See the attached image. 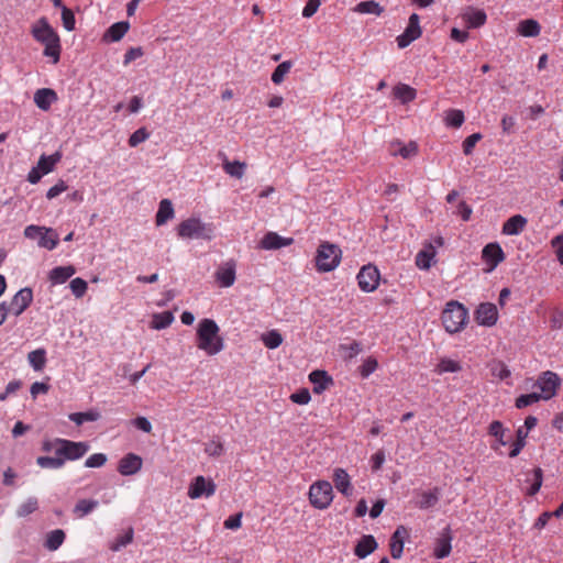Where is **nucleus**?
I'll return each instance as SVG.
<instances>
[{"instance_id": "obj_58", "label": "nucleus", "mask_w": 563, "mask_h": 563, "mask_svg": "<svg viewBox=\"0 0 563 563\" xmlns=\"http://www.w3.org/2000/svg\"><path fill=\"white\" fill-rule=\"evenodd\" d=\"M62 21H63V26L67 31H73L75 29V23H76L75 15H74L73 11L70 9H68L67 7H63Z\"/></svg>"}, {"instance_id": "obj_14", "label": "nucleus", "mask_w": 563, "mask_h": 563, "mask_svg": "<svg viewBox=\"0 0 563 563\" xmlns=\"http://www.w3.org/2000/svg\"><path fill=\"white\" fill-rule=\"evenodd\" d=\"M497 307L490 302L481 303L475 311V320L479 325L492 327L497 322Z\"/></svg>"}, {"instance_id": "obj_53", "label": "nucleus", "mask_w": 563, "mask_h": 563, "mask_svg": "<svg viewBox=\"0 0 563 563\" xmlns=\"http://www.w3.org/2000/svg\"><path fill=\"white\" fill-rule=\"evenodd\" d=\"M542 398L539 396L538 393H530V394H526V395H520L517 399H516V407L518 409H522V408H526L532 404H536L538 402L539 400H541Z\"/></svg>"}, {"instance_id": "obj_27", "label": "nucleus", "mask_w": 563, "mask_h": 563, "mask_svg": "<svg viewBox=\"0 0 563 563\" xmlns=\"http://www.w3.org/2000/svg\"><path fill=\"white\" fill-rule=\"evenodd\" d=\"M451 540L452 537L450 536L449 529H444L441 537L437 540L435 548H434V555L438 559H444L446 558L451 552Z\"/></svg>"}, {"instance_id": "obj_46", "label": "nucleus", "mask_w": 563, "mask_h": 563, "mask_svg": "<svg viewBox=\"0 0 563 563\" xmlns=\"http://www.w3.org/2000/svg\"><path fill=\"white\" fill-rule=\"evenodd\" d=\"M133 529L129 528L125 533L120 534L114 539L110 545V549L114 552L120 551L122 548L126 547L133 541Z\"/></svg>"}, {"instance_id": "obj_13", "label": "nucleus", "mask_w": 563, "mask_h": 563, "mask_svg": "<svg viewBox=\"0 0 563 563\" xmlns=\"http://www.w3.org/2000/svg\"><path fill=\"white\" fill-rule=\"evenodd\" d=\"M236 263L234 260H229L222 263L216 271V282L220 287H231L236 278Z\"/></svg>"}, {"instance_id": "obj_33", "label": "nucleus", "mask_w": 563, "mask_h": 563, "mask_svg": "<svg viewBox=\"0 0 563 563\" xmlns=\"http://www.w3.org/2000/svg\"><path fill=\"white\" fill-rule=\"evenodd\" d=\"M543 481V471L540 467L534 468L532 472L527 473L526 482L530 484L528 489V495H536L541 486Z\"/></svg>"}, {"instance_id": "obj_56", "label": "nucleus", "mask_w": 563, "mask_h": 563, "mask_svg": "<svg viewBox=\"0 0 563 563\" xmlns=\"http://www.w3.org/2000/svg\"><path fill=\"white\" fill-rule=\"evenodd\" d=\"M377 366V360L374 357H368L360 367L361 376L363 378H367L371 374H373L376 371Z\"/></svg>"}, {"instance_id": "obj_31", "label": "nucleus", "mask_w": 563, "mask_h": 563, "mask_svg": "<svg viewBox=\"0 0 563 563\" xmlns=\"http://www.w3.org/2000/svg\"><path fill=\"white\" fill-rule=\"evenodd\" d=\"M62 159V153L59 151L54 154L47 156L42 155L37 162L36 167L40 169L43 175H46L53 172L55 165Z\"/></svg>"}, {"instance_id": "obj_43", "label": "nucleus", "mask_w": 563, "mask_h": 563, "mask_svg": "<svg viewBox=\"0 0 563 563\" xmlns=\"http://www.w3.org/2000/svg\"><path fill=\"white\" fill-rule=\"evenodd\" d=\"M246 165L244 163H241L239 161L229 162L228 159H224L223 162V169L224 172L235 178H242L245 173Z\"/></svg>"}, {"instance_id": "obj_48", "label": "nucleus", "mask_w": 563, "mask_h": 563, "mask_svg": "<svg viewBox=\"0 0 563 563\" xmlns=\"http://www.w3.org/2000/svg\"><path fill=\"white\" fill-rule=\"evenodd\" d=\"M461 368L462 367L459 362L451 358H441L439 364L437 365L435 372L438 374L456 373L461 371Z\"/></svg>"}, {"instance_id": "obj_22", "label": "nucleus", "mask_w": 563, "mask_h": 563, "mask_svg": "<svg viewBox=\"0 0 563 563\" xmlns=\"http://www.w3.org/2000/svg\"><path fill=\"white\" fill-rule=\"evenodd\" d=\"M407 534V529L404 526H399L393 533L390 539V554L394 559L401 558L404 551V540Z\"/></svg>"}, {"instance_id": "obj_12", "label": "nucleus", "mask_w": 563, "mask_h": 563, "mask_svg": "<svg viewBox=\"0 0 563 563\" xmlns=\"http://www.w3.org/2000/svg\"><path fill=\"white\" fill-rule=\"evenodd\" d=\"M216 493V484L212 479H206L203 476H197L188 488V496L191 499L200 497H210Z\"/></svg>"}, {"instance_id": "obj_29", "label": "nucleus", "mask_w": 563, "mask_h": 563, "mask_svg": "<svg viewBox=\"0 0 563 563\" xmlns=\"http://www.w3.org/2000/svg\"><path fill=\"white\" fill-rule=\"evenodd\" d=\"M464 19L470 27H479L485 24L487 15L484 10L476 8H467Z\"/></svg>"}, {"instance_id": "obj_26", "label": "nucleus", "mask_w": 563, "mask_h": 563, "mask_svg": "<svg viewBox=\"0 0 563 563\" xmlns=\"http://www.w3.org/2000/svg\"><path fill=\"white\" fill-rule=\"evenodd\" d=\"M175 216L173 203L169 199H163L159 202L158 210L156 212L155 222L156 225H163L168 220H172Z\"/></svg>"}, {"instance_id": "obj_17", "label": "nucleus", "mask_w": 563, "mask_h": 563, "mask_svg": "<svg viewBox=\"0 0 563 563\" xmlns=\"http://www.w3.org/2000/svg\"><path fill=\"white\" fill-rule=\"evenodd\" d=\"M292 243V238H284L276 232H268L261 240L260 246L263 250H278L285 246H289Z\"/></svg>"}, {"instance_id": "obj_41", "label": "nucleus", "mask_w": 563, "mask_h": 563, "mask_svg": "<svg viewBox=\"0 0 563 563\" xmlns=\"http://www.w3.org/2000/svg\"><path fill=\"white\" fill-rule=\"evenodd\" d=\"M68 418L77 426H81L84 422L87 421H97L100 418V412L98 410H89L86 412H73L68 416Z\"/></svg>"}, {"instance_id": "obj_38", "label": "nucleus", "mask_w": 563, "mask_h": 563, "mask_svg": "<svg viewBox=\"0 0 563 563\" xmlns=\"http://www.w3.org/2000/svg\"><path fill=\"white\" fill-rule=\"evenodd\" d=\"M58 244V234L51 228H45L44 233L38 240V246L46 250H54Z\"/></svg>"}, {"instance_id": "obj_39", "label": "nucleus", "mask_w": 563, "mask_h": 563, "mask_svg": "<svg viewBox=\"0 0 563 563\" xmlns=\"http://www.w3.org/2000/svg\"><path fill=\"white\" fill-rule=\"evenodd\" d=\"M30 365L34 371H42L46 363V351L44 349H37L27 354Z\"/></svg>"}, {"instance_id": "obj_37", "label": "nucleus", "mask_w": 563, "mask_h": 563, "mask_svg": "<svg viewBox=\"0 0 563 563\" xmlns=\"http://www.w3.org/2000/svg\"><path fill=\"white\" fill-rule=\"evenodd\" d=\"M394 95L397 99H399L402 103H408L412 101L416 98V90L406 85V84H398L394 88Z\"/></svg>"}, {"instance_id": "obj_7", "label": "nucleus", "mask_w": 563, "mask_h": 563, "mask_svg": "<svg viewBox=\"0 0 563 563\" xmlns=\"http://www.w3.org/2000/svg\"><path fill=\"white\" fill-rule=\"evenodd\" d=\"M309 501L320 510L327 509L333 500V488L328 481H318L309 487Z\"/></svg>"}, {"instance_id": "obj_6", "label": "nucleus", "mask_w": 563, "mask_h": 563, "mask_svg": "<svg viewBox=\"0 0 563 563\" xmlns=\"http://www.w3.org/2000/svg\"><path fill=\"white\" fill-rule=\"evenodd\" d=\"M341 261V250L338 245L323 242L319 245L316 255V266L319 272H331Z\"/></svg>"}, {"instance_id": "obj_28", "label": "nucleus", "mask_w": 563, "mask_h": 563, "mask_svg": "<svg viewBox=\"0 0 563 563\" xmlns=\"http://www.w3.org/2000/svg\"><path fill=\"white\" fill-rule=\"evenodd\" d=\"M418 152V146L416 142H409L408 144H402L399 141L391 143L390 154L396 156L400 155L404 158H409L416 155Z\"/></svg>"}, {"instance_id": "obj_55", "label": "nucleus", "mask_w": 563, "mask_h": 563, "mask_svg": "<svg viewBox=\"0 0 563 563\" xmlns=\"http://www.w3.org/2000/svg\"><path fill=\"white\" fill-rule=\"evenodd\" d=\"M150 137V133L146 131L145 128H140L136 131H134L131 136L129 137V145L131 147H135L139 144L143 143Z\"/></svg>"}, {"instance_id": "obj_8", "label": "nucleus", "mask_w": 563, "mask_h": 563, "mask_svg": "<svg viewBox=\"0 0 563 563\" xmlns=\"http://www.w3.org/2000/svg\"><path fill=\"white\" fill-rule=\"evenodd\" d=\"M561 385V378L552 371H545L540 374L534 386L540 389L538 393L542 400H549L556 395L558 388Z\"/></svg>"}, {"instance_id": "obj_44", "label": "nucleus", "mask_w": 563, "mask_h": 563, "mask_svg": "<svg viewBox=\"0 0 563 563\" xmlns=\"http://www.w3.org/2000/svg\"><path fill=\"white\" fill-rule=\"evenodd\" d=\"M527 437L528 431H525L523 427H519L516 431V441L514 442L512 448L509 452L510 457H516L517 455H519V453L526 445Z\"/></svg>"}, {"instance_id": "obj_2", "label": "nucleus", "mask_w": 563, "mask_h": 563, "mask_svg": "<svg viewBox=\"0 0 563 563\" xmlns=\"http://www.w3.org/2000/svg\"><path fill=\"white\" fill-rule=\"evenodd\" d=\"M219 327L212 319H202L197 329V347L208 355H216L224 347Z\"/></svg>"}, {"instance_id": "obj_9", "label": "nucleus", "mask_w": 563, "mask_h": 563, "mask_svg": "<svg viewBox=\"0 0 563 563\" xmlns=\"http://www.w3.org/2000/svg\"><path fill=\"white\" fill-rule=\"evenodd\" d=\"M380 274L376 266L364 265L357 274L360 288L365 292L374 291L379 285Z\"/></svg>"}, {"instance_id": "obj_23", "label": "nucleus", "mask_w": 563, "mask_h": 563, "mask_svg": "<svg viewBox=\"0 0 563 563\" xmlns=\"http://www.w3.org/2000/svg\"><path fill=\"white\" fill-rule=\"evenodd\" d=\"M527 225V219L520 214L510 217L503 225V233L506 235H518Z\"/></svg>"}, {"instance_id": "obj_16", "label": "nucleus", "mask_w": 563, "mask_h": 563, "mask_svg": "<svg viewBox=\"0 0 563 563\" xmlns=\"http://www.w3.org/2000/svg\"><path fill=\"white\" fill-rule=\"evenodd\" d=\"M482 258L489 265V271H492L505 260V254L498 243H488L482 251Z\"/></svg>"}, {"instance_id": "obj_32", "label": "nucleus", "mask_w": 563, "mask_h": 563, "mask_svg": "<svg viewBox=\"0 0 563 563\" xmlns=\"http://www.w3.org/2000/svg\"><path fill=\"white\" fill-rule=\"evenodd\" d=\"M439 501L438 489L426 490L419 494L418 500L416 501L417 507L420 509H429L434 507Z\"/></svg>"}, {"instance_id": "obj_11", "label": "nucleus", "mask_w": 563, "mask_h": 563, "mask_svg": "<svg viewBox=\"0 0 563 563\" xmlns=\"http://www.w3.org/2000/svg\"><path fill=\"white\" fill-rule=\"evenodd\" d=\"M33 291L31 288L25 287L20 289L8 303L11 314L19 317L21 316L32 303Z\"/></svg>"}, {"instance_id": "obj_49", "label": "nucleus", "mask_w": 563, "mask_h": 563, "mask_svg": "<svg viewBox=\"0 0 563 563\" xmlns=\"http://www.w3.org/2000/svg\"><path fill=\"white\" fill-rule=\"evenodd\" d=\"M464 113L457 109H451L446 112L445 124L452 128H460L464 123Z\"/></svg>"}, {"instance_id": "obj_35", "label": "nucleus", "mask_w": 563, "mask_h": 563, "mask_svg": "<svg viewBox=\"0 0 563 563\" xmlns=\"http://www.w3.org/2000/svg\"><path fill=\"white\" fill-rule=\"evenodd\" d=\"M354 11L361 14L380 15L384 12V8L378 2L368 0L357 3Z\"/></svg>"}, {"instance_id": "obj_10", "label": "nucleus", "mask_w": 563, "mask_h": 563, "mask_svg": "<svg viewBox=\"0 0 563 563\" xmlns=\"http://www.w3.org/2000/svg\"><path fill=\"white\" fill-rule=\"evenodd\" d=\"M420 18L417 13L409 16L408 25L402 34L397 36L398 47L405 48L421 36Z\"/></svg>"}, {"instance_id": "obj_59", "label": "nucleus", "mask_w": 563, "mask_h": 563, "mask_svg": "<svg viewBox=\"0 0 563 563\" xmlns=\"http://www.w3.org/2000/svg\"><path fill=\"white\" fill-rule=\"evenodd\" d=\"M479 140H482V134L481 133H474V134H471L470 136H467L463 141V152H464V154L465 155L472 154L473 148L475 147L476 143Z\"/></svg>"}, {"instance_id": "obj_45", "label": "nucleus", "mask_w": 563, "mask_h": 563, "mask_svg": "<svg viewBox=\"0 0 563 563\" xmlns=\"http://www.w3.org/2000/svg\"><path fill=\"white\" fill-rule=\"evenodd\" d=\"M38 508V501L35 497H29L24 503H22L16 509V516L20 518L26 517Z\"/></svg>"}, {"instance_id": "obj_24", "label": "nucleus", "mask_w": 563, "mask_h": 563, "mask_svg": "<svg viewBox=\"0 0 563 563\" xmlns=\"http://www.w3.org/2000/svg\"><path fill=\"white\" fill-rule=\"evenodd\" d=\"M75 273L76 269L73 265L57 266L49 272L48 279L53 285H59L68 280Z\"/></svg>"}, {"instance_id": "obj_51", "label": "nucleus", "mask_w": 563, "mask_h": 563, "mask_svg": "<svg viewBox=\"0 0 563 563\" xmlns=\"http://www.w3.org/2000/svg\"><path fill=\"white\" fill-rule=\"evenodd\" d=\"M434 257L433 251H420L416 256V265L420 269H429Z\"/></svg>"}, {"instance_id": "obj_52", "label": "nucleus", "mask_w": 563, "mask_h": 563, "mask_svg": "<svg viewBox=\"0 0 563 563\" xmlns=\"http://www.w3.org/2000/svg\"><path fill=\"white\" fill-rule=\"evenodd\" d=\"M69 287L76 298H81L87 291L88 284L85 279L76 277L70 282Z\"/></svg>"}, {"instance_id": "obj_54", "label": "nucleus", "mask_w": 563, "mask_h": 563, "mask_svg": "<svg viewBox=\"0 0 563 563\" xmlns=\"http://www.w3.org/2000/svg\"><path fill=\"white\" fill-rule=\"evenodd\" d=\"M489 434L497 439L498 443L501 445H506L507 441L504 439L505 429L500 421H493L489 424Z\"/></svg>"}, {"instance_id": "obj_36", "label": "nucleus", "mask_w": 563, "mask_h": 563, "mask_svg": "<svg viewBox=\"0 0 563 563\" xmlns=\"http://www.w3.org/2000/svg\"><path fill=\"white\" fill-rule=\"evenodd\" d=\"M98 500L95 499H80L75 505L73 511L77 517L82 518L92 512L98 507Z\"/></svg>"}, {"instance_id": "obj_34", "label": "nucleus", "mask_w": 563, "mask_h": 563, "mask_svg": "<svg viewBox=\"0 0 563 563\" xmlns=\"http://www.w3.org/2000/svg\"><path fill=\"white\" fill-rule=\"evenodd\" d=\"M65 540V532L62 529H55L47 533L44 547L49 551H56Z\"/></svg>"}, {"instance_id": "obj_20", "label": "nucleus", "mask_w": 563, "mask_h": 563, "mask_svg": "<svg viewBox=\"0 0 563 563\" xmlns=\"http://www.w3.org/2000/svg\"><path fill=\"white\" fill-rule=\"evenodd\" d=\"M378 544L375 538L372 534L363 536L356 543L354 548V554L360 559H365L367 555L372 554Z\"/></svg>"}, {"instance_id": "obj_21", "label": "nucleus", "mask_w": 563, "mask_h": 563, "mask_svg": "<svg viewBox=\"0 0 563 563\" xmlns=\"http://www.w3.org/2000/svg\"><path fill=\"white\" fill-rule=\"evenodd\" d=\"M57 100V95L53 89L42 88L34 93V102L38 109L47 111L52 103Z\"/></svg>"}, {"instance_id": "obj_15", "label": "nucleus", "mask_w": 563, "mask_h": 563, "mask_svg": "<svg viewBox=\"0 0 563 563\" xmlns=\"http://www.w3.org/2000/svg\"><path fill=\"white\" fill-rule=\"evenodd\" d=\"M143 460L135 453L125 454L118 465V472L123 476H131L139 473L142 468Z\"/></svg>"}, {"instance_id": "obj_60", "label": "nucleus", "mask_w": 563, "mask_h": 563, "mask_svg": "<svg viewBox=\"0 0 563 563\" xmlns=\"http://www.w3.org/2000/svg\"><path fill=\"white\" fill-rule=\"evenodd\" d=\"M290 399L295 404L307 405L310 401L311 396H310V393L308 389L302 388V389L291 394Z\"/></svg>"}, {"instance_id": "obj_3", "label": "nucleus", "mask_w": 563, "mask_h": 563, "mask_svg": "<svg viewBox=\"0 0 563 563\" xmlns=\"http://www.w3.org/2000/svg\"><path fill=\"white\" fill-rule=\"evenodd\" d=\"M90 449L88 442H75L66 439L56 438L43 443V450L46 452L54 451L56 455H60L66 461H76L81 459Z\"/></svg>"}, {"instance_id": "obj_47", "label": "nucleus", "mask_w": 563, "mask_h": 563, "mask_svg": "<svg viewBox=\"0 0 563 563\" xmlns=\"http://www.w3.org/2000/svg\"><path fill=\"white\" fill-rule=\"evenodd\" d=\"M292 63L290 60H285L280 63L272 74V81L276 85H279L284 81L285 76L290 71Z\"/></svg>"}, {"instance_id": "obj_5", "label": "nucleus", "mask_w": 563, "mask_h": 563, "mask_svg": "<svg viewBox=\"0 0 563 563\" xmlns=\"http://www.w3.org/2000/svg\"><path fill=\"white\" fill-rule=\"evenodd\" d=\"M442 323L449 333L460 332L466 324L467 310L457 301H450L446 303L442 312Z\"/></svg>"}, {"instance_id": "obj_64", "label": "nucleus", "mask_w": 563, "mask_h": 563, "mask_svg": "<svg viewBox=\"0 0 563 563\" xmlns=\"http://www.w3.org/2000/svg\"><path fill=\"white\" fill-rule=\"evenodd\" d=\"M141 56H143L142 47H131L124 54L123 64L126 66Z\"/></svg>"}, {"instance_id": "obj_19", "label": "nucleus", "mask_w": 563, "mask_h": 563, "mask_svg": "<svg viewBox=\"0 0 563 563\" xmlns=\"http://www.w3.org/2000/svg\"><path fill=\"white\" fill-rule=\"evenodd\" d=\"M333 483L335 488L346 497L352 496L353 487L351 477L343 468H335L333 473Z\"/></svg>"}, {"instance_id": "obj_4", "label": "nucleus", "mask_w": 563, "mask_h": 563, "mask_svg": "<svg viewBox=\"0 0 563 563\" xmlns=\"http://www.w3.org/2000/svg\"><path fill=\"white\" fill-rule=\"evenodd\" d=\"M177 235L184 240L210 241L214 236V228L211 223L203 222L200 218L191 217L177 225Z\"/></svg>"}, {"instance_id": "obj_18", "label": "nucleus", "mask_w": 563, "mask_h": 563, "mask_svg": "<svg viewBox=\"0 0 563 563\" xmlns=\"http://www.w3.org/2000/svg\"><path fill=\"white\" fill-rule=\"evenodd\" d=\"M309 380L313 385L314 394H322L333 384V379L325 371L316 369L309 374Z\"/></svg>"}, {"instance_id": "obj_42", "label": "nucleus", "mask_w": 563, "mask_h": 563, "mask_svg": "<svg viewBox=\"0 0 563 563\" xmlns=\"http://www.w3.org/2000/svg\"><path fill=\"white\" fill-rule=\"evenodd\" d=\"M174 321V314L170 311L155 313L152 320V328L156 330L166 329Z\"/></svg>"}, {"instance_id": "obj_1", "label": "nucleus", "mask_w": 563, "mask_h": 563, "mask_svg": "<svg viewBox=\"0 0 563 563\" xmlns=\"http://www.w3.org/2000/svg\"><path fill=\"white\" fill-rule=\"evenodd\" d=\"M32 36L41 44H43V54L53 59L56 64L60 57V40L55 30L48 24L45 18L40 19L31 30Z\"/></svg>"}, {"instance_id": "obj_50", "label": "nucleus", "mask_w": 563, "mask_h": 563, "mask_svg": "<svg viewBox=\"0 0 563 563\" xmlns=\"http://www.w3.org/2000/svg\"><path fill=\"white\" fill-rule=\"evenodd\" d=\"M262 341L266 347L277 349L283 343V336L278 331L272 330L262 335Z\"/></svg>"}, {"instance_id": "obj_25", "label": "nucleus", "mask_w": 563, "mask_h": 563, "mask_svg": "<svg viewBox=\"0 0 563 563\" xmlns=\"http://www.w3.org/2000/svg\"><path fill=\"white\" fill-rule=\"evenodd\" d=\"M130 23L126 21H120L113 23L104 33L103 40L107 42L120 41L129 31Z\"/></svg>"}, {"instance_id": "obj_40", "label": "nucleus", "mask_w": 563, "mask_h": 563, "mask_svg": "<svg viewBox=\"0 0 563 563\" xmlns=\"http://www.w3.org/2000/svg\"><path fill=\"white\" fill-rule=\"evenodd\" d=\"M36 463L42 468H52L58 470L65 465V459H62L60 455L55 456H38Z\"/></svg>"}, {"instance_id": "obj_61", "label": "nucleus", "mask_w": 563, "mask_h": 563, "mask_svg": "<svg viewBox=\"0 0 563 563\" xmlns=\"http://www.w3.org/2000/svg\"><path fill=\"white\" fill-rule=\"evenodd\" d=\"M551 245L555 250L560 264L563 265V234L554 236L551 241Z\"/></svg>"}, {"instance_id": "obj_57", "label": "nucleus", "mask_w": 563, "mask_h": 563, "mask_svg": "<svg viewBox=\"0 0 563 563\" xmlns=\"http://www.w3.org/2000/svg\"><path fill=\"white\" fill-rule=\"evenodd\" d=\"M107 455L103 453H95L85 461V466L89 468L101 467L107 463Z\"/></svg>"}, {"instance_id": "obj_30", "label": "nucleus", "mask_w": 563, "mask_h": 563, "mask_svg": "<svg viewBox=\"0 0 563 563\" xmlns=\"http://www.w3.org/2000/svg\"><path fill=\"white\" fill-rule=\"evenodd\" d=\"M541 26L537 20L527 19L518 24V33L526 37H536L540 34Z\"/></svg>"}, {"instance_id": "obj_63", "label": "nucleus", "mask_w": 563, "mask_h": 563, "mask_svg": "<svg viewBox=\"0 0 563 563\" xmlns=\"http://www.w3.org/2000/svg\"><path fill=\"white\" fill-rule=\"evenodd\" d=\"M205 452L209 456H219L223 452V445L217 441H210L206 444Z\"/></svg>"}, {"instance_id": "obj_62", "label": "nucleus", "mask_w": 563, "mask_h": 563, "mask_svg": "<svg viewBox=\"0 0 563 563\" xmlns=\"http://www.w3.org/2000/svg\"><path fill=\"white\" fill-rule=\"evenodd\" d=\"M323 0H308L302 10L303 18H311L319 9Z\"/></svg>"}]
</instances>
